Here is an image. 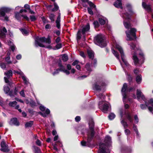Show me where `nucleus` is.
Listing matches in <instances>:
<instances>
[{"label": "nucleus", "instance_id": "f257e3e1", "mask_svg": "<svg viewBox=\"0 0 153 153\" xmlns=\"http://www.w3.org/2000/svg\"><path fill=\"white\" fill-rule=\"evenodd\" d=\"M120 15L123 19V25L125 27L128 29L126 31L127 37L128 38H136V29L134 28H131L130 23V15L125 13L124 11H120Z\"/></svg>", "mask_w": 153, "mask_h": 153}, {"label": "nucleus", "instance_id": "f03ea898", "mask_svg": "<svg viewBox=\"0 0 153 153\" xmlns=\"http://www.w3.org/2000/svg\"><path fill=\"white\" fill-rule=\"evenodd\" d=\"M88 128L90 130V132H88L87 141L84 140L81 141V144L83 146L88 147H93L94 145L91 142L93 140L95 132L94 131V123L93 119L91 118L89 120L88 122Z\"/></svg>", "mask_w": 153, "mask_h": 153}, {"label": "nucleus", "instance_id": "7ed1b4c3", "mask_svg": "<svg viewBox=\"0 0 153 153\" xmlns=\"http://www.w3.org/2000/svg\"><path fill=\"white\" fill-rule=\"evenodd\" d=\"M51 39H35L34 45L36 47L39 46L42 48H45L49 49L55 50V48H53L51 45L45 46L44 44V43L50 44L51 43Z\"/></svg>", "mask_w": 153, "mask_h": 153}, {"label": "nucleus", "instance_id": "20e7f679", "mask_svg": "<svg viewBox=\"0 0 153 153\" xmlns=\"http://www.w3.org/2000/svg\"><path fill=\"white\" fill-rule=\"evenodd\" d=\"M135 89V88L134 87L128 88L127 83L124 84L121 90L122 95L123 96V100H124V99L128 98L127 93L130 92L134 90Z\"/></svg>", "mask_w": 153, "mask_h": 153}, {"label": "nucleus", "instance_id": "39448f33", "mask_svg": "<svg viewBox=\"0 0 153 153\" xmlns=\"http://www.w3.org/2000/svg\"><path fill=\"white\" fill-rule=\"evenodd\" d=\"M90 29V26L89 23L84 26L82 29L79 30L77 33V38H81L85 37V33L89 32Z\"/></svg>", "mask_w": 153, "mask_h": 153}, {"label": "nucleus", "instance_id": "423d86ee", "mask_svg": "<svg viewBox=\"0 0 153 153\" xmlns=\"http://www.w3.org/2000/svg\"><path fill=\"white\" fill-rule=\"evenodd\" d=\"M106 84L105 81L100 79L94 84L93 87L96 91H101L102 89L106 86Z\"/></svg>", "mask_w": 153, "mask_h": 153}, {"label": "nucleus", "instance_id": "0eeeda50", "mask_svg": "<svg viewBox=\"0 0 153 153\" xmlns=\"http://www.w3.org/2000/svg\"><path fill=\"white\" fill-rule=\"evenodd\" d=\"M94 41L95 44L101 48L104 47L107 45L104 39H94Z\"/></svg>", "mask_w": 153, "mask_h": 153}, {"label": "nucleus", "instance_id": "6e6552de", "mask_svg": "<svg viewBox=\"0 0 153 153\" xmlns=\"http://www.w3.org/2000/svg\"><path fill=\"white\" fill-rule=\"evenodd\" d=\"M1 148L0 149V150L1 151L5 152H8L10 151V149H8V146L6 144L4 141L1 142Z\"/></svg>", "mask_w": 153, "mask_h": 153}, {"label": "nucleus", "instance_id": "1a4fd4ad", "mask_svg": "<svg viewBox=\"0 0 153 153\" xmlns=\"http://www.w3.org/2000/svg\"><path fill=\"white\" fill-rule=\"evenodd\" d=\"M0 19L3 21H9V17L4 12L2 9L0 8Z\"/></svg>", "mask_w": 153, "mask_h": 153}, {"label": "nucleus", "instance_id": "9d476101", "mask_svg": "<svg viewBox=\"0 0 153 153\" xmlns=\"http://www.w3.org/2000/svg\"><path fill=\"white\" fill-rule=\"evenodd\" d=\"M124 115L125 116V118L130 122L131 123H133V117H132L131 114L128 110H125L124 111Z\"/></svg>", "mask_w": 153, "mask_h": 153}, {"label": "nucleus", "instance_id": "9b49d317", "mask_svg": "<svg viewBox=\"0 0 153 153\" xmlns=\"http://www.w3.org/2000/svg\"><path fill=\"white\" fill-rule=\"evenodd\" d=\"M9 124L10 126L14 125V126H18L20 125V123L19 122L16 117L11 118L9 122Z\"/></svg>", "mask_w": 153, "mask_h": 153}, {"label": "nucleus", "instance_id": "f8f14e48", "mask_svg": "<svg viewBox=\"0 0 153 153\" xmlns=\"http://www.w3.org/2000/svg\"><path fill=\"white\" fill-rule=\"evenodd\" d=\"M106 146L104 143H100L99 153H107L106 152Z\"/></svg>", "mask_w": 153, "mask_h": 153}, {"label": "nucleus", "instance_id": "ddd939ff", "mask_svg": "<svg viewBox=\"0 0 153 153\" xmlns=\"http://www.w3.org/2000/svg\"><path fill=\"white\" fill-rule=\"evenodd\" d=\"M146 1L145 0H143L142 6L148 12H152V9L151 8L150 5H147L145 3Z\"/></svg>", "mask_w": 153, "mask_h": 153}, {"label": "nucleus", "instance_id": "4468645a", "mask_svg": "<svg viewBox=\"0 0 153 153\" xmlns=\"http://www.w3.org/2000/svg\"><path fill=\"white\" fill-rule=\"evenodd\" d=\"M98 20L100 24L102 25H104L108 22L107 19L104 16H102L99 18Z\"/></svg>", "mask_w": 153, "mask_h": 153}, {"label": "nucleus", "instance_id": "2eb2a0df", "mask_svg": "<svg viewBox=\"0 0 153 153\" xmlns=\"http://www.w3.org/2000/svg\"><path fill=\"white\" fill-rule=\"evenodd\" d=\"M7 32L6 28L4 27H2V29H0V37L3 38L5 37Z\"/></svg>", "mask_w": 153, "mask_h": 153}, {"label": "nucleus", "instance_id": "dca6fc26", "mask_svg": "<svg viewBox=\"0 0 153 153\" xmlns=\"http://www.w3.org/2000/svg\"><path fill=\"white\" fill-rule=\"evenodd\" d=\"M111 141V137L108 135L106 136L105 138V143H104L105 146H108L110 144Z\"/></svg>", "mask_w": 153, "mask_h": 153}, {"label": "nucleus", "instance_id": "f3484780", "mask_svg": "<svg viewBox=\"0 0 153 153\" xmlns=\"http://www.w3.org/2000/svg\"><path fill=\"white\" fill-rule=\"evenodd\" d=\"M114 5L115 7L117 8H120L122 9L121 7L122 3L121 0H117V1L114 3Z\"/></svg>", "mask_w": 153, "mask_h": 153}, {"label": "nucleus", "instance_id": "a211bd4d", "mask_svg": "<svg viewBox=\"0 0 153 153\" xmlns=\"http://www.w3.org/2000/svg\"><path fill=\"white\" fill-rule=\"evenodd\" d=\"M101 108H102V110L103 112L107 113L109 106L107 103H104V104L102 105Z\"/></svg>", "mask_w": 153, "mask_h": 153}, {"label": "nucleus", "instance_id": "6ab92c4d", "mask_svg": "<svg viewBox=\"0 0 153 153\" xmlns=\"http://www.w3.org/2000/svg\"><path fill=\"white\" fill-rule=\"evenodd\" d=\"M87 54L88 57L90 59H93L94 58V52L92 50H88Z\"/></svg>", "mask_w": 153, "mask_h": 153}, {"label": "nucleus", "instance_id": "aec40b11", "mask_svg": "<svg viewBox=\"0 0 153 153\" xmlns=\"http://www.w3.org/2000/svg\"><path fill=\"white\" fill-rule=\"evenodd\" d=\"M131 149L128 147H122L121 152L122 153H128L130 152Z\"/></svg>", "mask_w": 153, "mask_h": 153}, {"label": "nucleus", "instance_id": "412c9836", "mask_svg": "<svg viewBox=\"0 0 153 153\" xmlns=\"http://www.w3.org/2000/svg\"><path fill=\"white\" fill-rule=\"evenodd\" d=\"M4 74L6 75L8 78H10L11 77H12L13 75L12 71L11 70L7 71L6 72L4 73Z\"/></svg>", "mask_w": 153, "mask_h": 153}, {"label": "nucleus", "instance_id": "4be33fe9", "mask_svg": "<svg viewBox=\"0 0 153 153\" xmlns=\"http://www.w3.org/2000/svg\"><path fill=\"white\" fill-rule=\"evenodd\" d=\"M132 59L134 60V65H137L138 63L139 60L137 55H134L132 56Z\"/></svg>", "mask_w": 153, "mask_h": 153}, {"label": "nucleus", "instance_id": "5701e85b", "mask_svg": "<svg viewBox=\"0 0 153 153\" xmlns=\"http://www.w3.org/2000/svg\"><path fill=\"white\" fill-rule=\"evenodd\" d=\"M60 15L59 14V16L57 18V19L56 20V27L58 29L60 28Z\"/></svg>", "mask_w": 153, "mask_h": 153}, {"label": "nucleus", "instance_id": "b1692460", "mask_svg": "<svg viewBox=\"0 0 153 153\" xmlns=\"http://www.w3.org/2000/svg\"><path fill=\"white\" fill-rule=\"evenodd\" d=\"M15 14V18L18 20L20 21L21 18L22 17V15H21L19 12H15L14 13Z\"/></svg>", "mask_w": 153, "mask_h": 153}, {"label": "nucleus", "instance_id": "393cba45", "mask_svg": "<svg viewBox=\"0 0 153 153\" xmlns=\"http://www.w3.org/2000/svg\"><path fill=\"white\" fill-rule=\"evenodd\" d=\"M142 81V76L141 75H138L136 76V81L137 83L139 84L141 83Z\"/></svg>", "mask_w": 153, "mask_h": 153}, {"label": "nucleus", "instance_id": "a878e982", "mask_svg": "<svg viewBox=\"0 0 153 153\" xmlns=\"http://www.w3.org/2000/svg\"><path fill=\"white\" fill-rule=\"evenodd\" d=\"M116 49L118 50L119 52H120L121 56L124 55L123 51V49L121 46L119 45H116Z\"/></svg>", "mask_w": 153, "mask_h": 153}, {"label": "nucleus", "instance_id": "bb28decb", "mask_svg": "<svg viewBox=\"0 0 153 153\" xmlns=\"http://www.w3.org/2000/svg\"><path fill=\"white\" fill-rule=\"evenodd\" d=\"M33 124V121H30L26 123L25 124V127L27 128L28 127H31Z\"/></svg>", "mask_w": 153, "mask_h": 153}, {"label": "nucleus", "instance_id": "cd10ccee", "mask_svg": "<svg viewBox=\"0 0 153 153\" xmlns=\"http://www.w3.org/2000/svg\"><path fill=\"white\" fill-rule=\"evenodd\" d=\"M1 8L5 13L10 11L12 10L11 8L8 7H2Z\"/></svg>", "mask_w": 153, "mask_h": 153}, {"label": "nucleus", "instance_id": "c85d7f7f", "mask_svg": "<svg viewBox=\"0 0 153 153\" xmlns=\"http://www.w3.org/2000/svg\"><path fill=\"white\" fill-rule=\"evenodd\" d=\"M33 147L34 149V153H41V150L39 147L34 146H33Z\"/></svg>", "mask_w": 153, "mask_h": 153}, {"label": "nucleus", "instance_id": "c756f323", "mask_svg": "<svg viewBox=\"0 0 153 153\" xmlns=\"http://www.w3.org/2000/svg\"><path fill=\"white\" fill-rule=\"evenodd\" d=\"M62 59L64 62H67L68 59V56L67 55L65 54L62 55Z\"/></svg>", "mask_w": 153, "mask_h": 153}, {"label": "nucleus", "instance_id": "7c9ffc66", "mask_svg": "<svg viewBox=\"0 0 153 153\" xmlns=\"http://www.w3.org/2000/svg\"><path fill=\"white\" fill-rule=\"evenodd\" d=\"M10 56H7L5 58V60L6 62H7V64H10L12 63V62L11 61L10 59Z\"/></svg>", "mask_w": 153, "mask_h": 153}, {"label": "nucleus", "instance_id": "2f4dec72", "mask_svg": "<svg viewBox=\"0 0 153 153\" xmlns=\"http://www.w3.org/2000/svg\"><path fill=\"white\" fill-rule=\"evenodd\" d=\"M127 80L129 82V83L130 84L131 83L133 82V77L131 76L130 74H127Z\"/></svg>", "mask_w": 153, "mask_h": 153}, {"label": "nucleus", "instance_id": "473e14b6", "mask_svg": "<svg viewBox=\"0 0 153 153\" xmlns=\"http://www.w3.org/2000/svg\"><path fill=\"white\" fill-rule=\"evenodd\" d=\"M3 89L4 92L6 94H8L9 92V91L10 90L9 87L7 86H4Z\"/></svg>", "mask_w": 153, "mask_h": 153}, {"label": "nucleus", "instance_id": "72a5a7b5", "mask_svg": "<svg viewBox=\"0 0 153 153\" xmlns=\"http://www.w3.org/2000/svg\"><path fill=\"white\" fill-rule=\"evenodd\" d=\"M17 102L16 101L10 102L9 104H8V105H9V106L10 107H14L17 105Z\"/></svg>", "mask_w": 153, "mask_h": 153}, {"label": "nucleus", "instance_id": "f704fd0d", "mask_svg": "<svg viewBox=\"0 0 153 153\" xmlns=\"http://www.w3.org/2000/svg\"><path fill=\"white\" fill-rule=\"evenodd\" d=\"M142 95V92L141 91L138 89L137 90V98L139 99L140 98L141 95Z\"/></svg>", "mask_w": 153, "mask_h": 153}, {"label": "nucleus", "instance_id": "c9c22d12", "mask_svg": "<svg viewBox=\"0 0 153 153\" xmlns=\"http://www.w3.org/2000/svg\"><path fill=\"white\" fill-rule=\"evenodd\" d=\"M112 52L113 53L114 56L117 57V59H119V56L118 52L115 51V50H112Z\"/></svg>", "mask_w": 153, "mask_h": 153}, {"label": "nucleus", "instance_id": "e433bc0d", "mask_svg": "<svg viewBox=\"0 0 153 153\" xmlns=\"http://www.w3.org/2000/svg\"><path fill=\"white\" fill-rule=\"evenodd\" d=\"M115 117V115L114 114L111 113L109 114L108 116L109 119L111 120L114 119Z\"/></svg>", "mask_w": 153, "mask_h": 153}, {"label": "nucleus", "instance_id": "4c0bfd02", "mask_svg": "<svg viewBox=\"0 0 153 153\" xmlns=\"http://www.w3.org/2000/svg\"><path fill=\"white\" fill-rule=\"evenodd\" d=\"M140 108L142 110H145L148 107V105L146 104V102H145V104H141L140 105Z\"/></svg>", "mask_w": 153, "mask_h": 153}, {"label": "nucleus", "instance_id": "58836bf2", "mask_svg": "<svg viewBox=\"0 0 153 153\" xmlns=\"http://www.w3.org/2000/svg\"><path fill=\"white\" fill-rule=\"evenodd\" d=\"M85 68H86L88 71L90 72L92 71L90 67V63L89 62L87 63L86 65H85Z\"/></svg>", "mask_w": 153, "mask_h": 153}, {"label": "nucleus", "instance_id": "ea45409f", "mask_svg": "<svg viewBox=\"0 0 153 153\" xmlns=\"http://www.w3.org/2000/svg\"><path fill=\"white\" fill-rule=\"evenodd\" d=\"M123 126L125 128L128 126V124L127 123L125 122L124 120H122L121 122Z\"/></svg>", "mask_w": 153, "mask_h": 153}, {"label": "nucleus", "instance_id": "a19ab883", "mask_svg": "<svg viewBox=\"0 0 153 153\" xmlns=\"http://www.w3.org/2000/svg\"><path fill=\"white\" fill-rule=\"evenodd\" d=\"M7 64V63L1 62L0 63V66L1 68L5 69L6 68V65Z\"/></svg>", "mask_w": 153, "mask_h": 153}, {"label": "nucleus", "instance_id": "79ce46f5", "mask_svg": "<svg viewBox=\"0 0 153 153\" xmlns=\"http://www.w3.org/2000/svg\"><path fill=\"white\" fill-rule=\"evenodd\" d=\"M62 47V44L61 43H57V44L55 46V48L56 49H59Z\"/></svg>", "mask_w": 153, "mask_h": 153}, {"label": "nucleus", "instance_id": "37998d69", "mask_svg": "<svg viewBox=\"0 0 153 153\" xmlns=\"http://www.w3.org/2000/svg\"><path fill=\"white\" fill-rule=\"evenodd\" d=\"M124 55L121 56V59L123 62L124 64L126 65L127 66L128 65V62L126 61L125 59H124Z\"/></svg>", "mask_w": 153, "mask_h": 153}, {"label": "nucleus", "instance_id": "c03bdc74", "mask_svg": "<svg viewBox=\"0 0 153 153\" xmlns=\"http://www.w3.org/2000/svg\"><path fill=\"white\" fill-rule=\"evenodd\" d=\"M126 9L128 10L129 11L132 12V10H131L132 6L131 4L129 3L127 4L126 5Z\"/></svg>", "mask_w": 153, "mask_h": 153}, {"label": "nucleus", "instance_id": "a18cd8bd", "mask_svg": "<svg viewBox=\"0 0 153 153\" xmlns=\"http://www.w3.org/2000/svg\"><path fill=\"white\" fill-rule=\"evenodd\" d=\"M61 71H62L64 73L66 74L67 75H68L70 74V72L69 71L65 69V67L64 68H61Z\"/></svg>", "mask_w": 153, "mask_h": 153}, {"label": "nucleus", "instance_id": "49530a36", "mask_svg": "<svg viewBox=\"0 0 153 153\" xmlns=\"http://www.w3.org/2000/svg\"><path fill=\"white\" fill-rule=\"evenodd\" d=\"M58 65V66L60 68H63L64 67V66L62 64L61 59L60 58L59 59Z\"/></svg>", "mask_w": 153, "mask_h": 153}, {"label": "nucleus", "instance_id": "de8ad7c7", "mask_svg": "<svg viewBox=\"0 0 153 153\" xmlns=\"http://www.w3.org/2000/svg\"><path fill=\"white\" fill-rule=\"evenodd\" d=\"M105 36L104 35L100 33L94 37V38H105Z\"/></svg>", "mask_w": 153, "mask_h": 153}, {"label": "nucleus", "instance_id": "09e8293b", "mask_svg": "<svg viewBox=\"0 0 153 153\" xmlns=\"http://www.w3.org/2000/svg\"><path fill=\"white\" fill-rule=\"evenodd\" d=\"M59 71H61V68H58L52 74H53V76H54L56 74H58Z\"/></svg>", "mask_w": 153, "mask_h": 153}, {"label": "nucleus", "instance_id": "8fccbe9b", "mask_svg": "<svg viewBox=\"0 0 153 153\" xmlns=\"http://www.w3.org/2000/svg\"><path fill=\"white\" fill-rule=\"evenodd\" d=\"M30 106L32 108H34V107L36 105L35 102L33 100H31L30 101Z\"/></svg>", "mask_w": 153, "mask_h": 153}, {"label": "nucleus", "instance_id": "3c124183", "mask_svg": "<svg viewBox=\"0 0 153 153\" xmlns=\"http://www.w3.org/2000/svg\"><path fill=\"white\" fill-rule=\"evenodd\" d=\"M55 16V15L53 13H51L49 15V19L51 20L52 22H53L54 21Z\"/></svg>", "mask_w": 153, "mask_h": 153}, {"label": "nucleus", "instance_id": "603ef678", "mask_svg": "<svg viewBox=\"0 0 153 153\" xmlns=\"http://www.w3.org/2000/svg\"><path fill=\"white\" fill-rule=\"evenodd\" d=\"M54 7L53 9L52 10V11H57L59 8V7L56 3L54 2Z\"/></svg>", "mask_w": 153, "mask_h": 153}, {"label": "nucleus", "instance_id": "864d4df0", "mask_svg": "<svg viewBox=\"0 0 153 153\" xmlns=\"http://www.w3.org/2000/svg\"><path fill=\"white\" fill-rule=\"evenodd\" d=\"M88 4L90 6V8L96 9V6L91 2H88Z\"/></svg>", "mask_w": 153, "mask_h": 153}, {"label": "nucleus", "instance_id": "5fc2aeb1", "mask_svg": "<svg viewBox=\"0 0 153 153\" xmlns=\"http://www.w3.org/2000/svg\"><path fill=\"white\" fill-rule=\"evenodd\" d=\"M93 24L94 25V27H98L100 26V24L97 21H95L94 22Z\"/></svg>", "mask_w": 153, "mask_h": 153}, {"label": "nucleus", "instance_id": "6e6d98bb", "mask_svg": "<svg viewBox=\"0 0 153 153\" xmlns=\"http://www.w3.org/2000/svg\"><path fill=\"white\" fill-rule=\"evenodd\" d=\"M8 95L10 97H14L15 95H14V93H13V90H10V91L8 92Z\"/></svg>", "mask_w": 153, "mask_h": 153}, {"label": "nucleus", "instance_id": "4d7b16f0", "mask_svg": "<svg viewBox=\"0 0 153 153\" xmlns=\"http://www.w3.org/2000/svg\"><path fill=\"white\" fill-rule=\"evenodd\" d=\"M20 30L22 34L24 35H27L28 33L27 31L25 29H20Z\"/></svg>", "mask_w": 153, "mask_h": 153}, {"label": "nucleus", "instance_id": "13d9d810", "mask_svg": "<svg viewBox=\"0 0 153 153\" xmlns=\"http://www.w3.org/2000/svg\"><path fill=\"white\" fill-rule=\"evenodd\" d=\"M129 45L131 47V49H134L136 47V45L135 43L132 42H131L129 43Z\"/></svg>", "mask_w": 153, "mask_h": 153}, {"label": "nucleus", "instance_id": "bf43d9fd", "mask_svg": "<svg viewBox=\"0 0 153 153\" xmlns=\"http://www.w3.org/2000/svg\"><path fill=\"white\" fill-rule=\"evenodd\" d=\"M139 55H140V56H142V63L144 62V54L143 53H139Z\"/></svg>", "mask_w": 153, "mask_h": 153}, {"label": "nucleus", "instance_id": "052dcab7", "mask_svg": "<svg viewBox=\"0 0 153 153\" xmlns=\"http://www.w3.org/2000/svg\"><path fill=\"white\" fill-rule=\"evenodd\" d=\"M38 114H39L41 116H42V117H47V114L45 113H43L42 112L39 111L38 112Z\"/></svg>", "mask_w": 153, "mask_h": 153}, {"label": "nucleus", "instance_id": "680f3d73", "mask_svg": "<svg viewBox=\"0 0 153 153\" xmlns=\"http://www.w3.org/2000/svg\"><path fill=\"white\" fill-rule=\"evenodd\" d=\"M28 111L29 113L31 115H33L34 114V111H33V109L28 108Z\"/></svg>", "mask_w": 153, "mask_h": 153}, {"label": "nucleus", "instance_id": "e2e57ef3", "mask_svg": "<svg viewBox=\"0 0 153 153\" xmlns=\"http://www.w3.org/2000/svg\"><path fill=\"white\" fill-rule=\"evenodd\" d=\"M92 8L88 7V11L89 13L91 15H93V12L92 10Z\"/></svg>", "mask_w": 153, "mask_h": 153}, {"label": "nucleus", "instance_id": "0e129e2a", "mask_svg": "<svg viewBox=\"0 0 153 153\" xmlns=\"http://www.w3.org/2000/svg\"><path fill=\"white\" fill-rule=\"evenodd\" d=\"M19 88L18 87H15L14 89V94L15 95H16L18 92Z\"/></svg>", "mask_w": 153, "mask_h": 153}, {"label": "nucleus", "instance_id": "69168bd1", "mask_svg": "<svg viewBox=\"0 0 153 153\" xmlns=\"http://www.w3.org/2000/svg\"><path fill=\"white\" fill-rule=\"evenodd\" d=\"M35 143L38 146H40L41 145V142L39 139H37L36 142H35Z\"/></svg>", "mask_w": 153, "mask_h": 153}, {"label": "nucleus", "instance_id": "338daca9", "mask_svg": "<svg viewBox=\"0 0 153 153\" xmlns=\"http://www.w3.org/2000/svg\"><path fill=\"white\" fill-rule=\"evenodd\" d=\"M16 48V46L14 45L10 46V48L13 52L14 51Z\"/></svg>", "mask_w": 153, "mask_h": 153}, {"label": "nucleus", "instance_id": "774afa93", "mask_svg": "<svg viewBox=\"0 0 153 153\" xmlns=\"http://www.w3.org/2000/svg\"><path fill=\"white\" fill-rule=\"evenodd\" d=\"M39 109L42 111H44L45 110V108L43 106L40 105L39 106Z\"/></svg>", "mask_w": 153, "mask_h": 153}]
</instances>
